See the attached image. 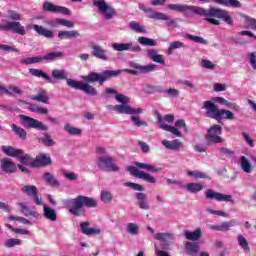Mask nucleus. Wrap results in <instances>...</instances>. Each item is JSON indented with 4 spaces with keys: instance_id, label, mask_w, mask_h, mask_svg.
<instances>
[{
    "instance_id": "nucleus-48",
    "label": "nucleus",
    "mask_w": 256,
    "mask_h": 256,
    "mask_svg": "<svg viewBox=\"0 0 256 256\" xmlns=\"http://www.w3.org/2000/svg\"><path fill=\"white\" fill-rule=\"evenodd\" d=\"M7 18L11 21H21V14L15 10H8L7 11Z\"/></svg>"
},
{
    "instance_id": "nucleus-9",
    "label": "nucleus",
    "mask_w": 256,
    "mask_h": 256,
    "mask_svg": "<svg viewBox=\"0 0 256 256\" xmlns=\"http://www.w3.org/2000/svg\"><path fill=\"white\" fill-rule=\"evenodd\" d=\"M160 125V129H164V131H168L169 133H172L173 135H176V137H182L181 129L183 127L184 131H188V127L184 121V119H178L175 123V127L172 125H167L164 123L163 119H159L158 121Z\"/></svg>"
},
{
    "instance_id": "nucleus-6",
    "label": "nucleus",
    "mask_w": 256,
    "mask_h": 256,
    "mask_svg": "<svg viewBox=\"0 0 256 256\" xmlns=\"http://www.w3.org/2000/svg\"><path fill=\"white\" fill-rule=\"evenodd\" d=\"M202 109H205L206 117L215 119L218 122L223 120L232 121L235 119V115L232 113V111H229L228 109H219L218 105H216L213 101H204Z\"/></svg>"
},
{
    "instance_id": "nucleus-18",
    "label": "nucleus",
    "mask_w": 256,
    "mask_h": 256,
    "mask_svg": "<svg viewBox=\"0 0 256 256\" xmlns=\"http://www.w3.org/2000/svg\"><path fill=\"white\" fill-rule=\"evenodd\" d=\"M0 163H1L0 168H1V171H3V173L11 174L17 171V165L14 164L9 158L1 159Z\"/></svg>"
},
{
    "instance_id": "nucleus-16",
    "label": "nucleus",
    "mask_w": 256,
    "mask_h": 256,
    "mask_svg": "<svg viewBox=\"0 0 256 256\" xmlns=\"http://www.w3.org/2000/svg\"><path fill=\"white\" fill-rule=\"evenodd\" d=\"M206 199H215V201L219 202H225L229 203L233 201L232 195H224L223 193H218L217 191H214L213 189H208V191L205 192Z\"/></svg>"
},
{
    "instance_id": "nucleus-7",
    "label": "nucleus",
    "mask_w": 256,
    "mask_h": 256,
    "mask_svg": "<svg viewBox=\"0 0 256 256\" xmlns=\"http://www.w3.org/2000/svg\"><path fill=\"white\" fill-rule=\"evenodd\" d=\"M138 7L141 11H144V13L147 14L149 19L168 21V27L176 25V21L174 19H171L169 15H166V13H161L160 11H153L152 7H147L145 3H139Z\"/></svg>"
},
{
    "instance_id": "nucleus-42",
    "label": "nucleus",
    "mask_w": 256,
    "mask_h": 256,
    "mask_svg": "<svg viewBox=\"0 0 256 256\" xmlns=\"http://www.w3.org/2000/svg\"><path fill=\"white\" fill-rule=\"evenodd\" d=\"M187 189L190 193H199L204 187L200 183H188Z\"/></svg>"
},
{
    "instance_id": "nucleus-8",
    "label": "nucleus",
    "mask_w": 256,
    "mask_h": 256,
    "mask_svg": "<svg viewBox=\"0 0 256 256\" xmlns=\"http://www.w3.org/2000/svg\"><path fill=\"white\" fill-rule=\"evenodd\" d=\"M223 133V129L221 125H213L212 127H209L206 135H205V141L208 145H217L219 143H223L224 139L221 137Z\"/></svg>"
},
{
    "instance_id": "nucleus-54",
    "label": "nucleus",
    "mask_w": 256,
    "mask_h": 256,
    "mask_svg": "<svg viewBox=\"0 0 256 256\" xmlns=\"http://www.w3.org/2000/svg\"><path fill=\"white\" fill-rule=\"evenodd\" d=\"M63 53L62 51H52V53H48L47 55H44V59L46 60H54L58 57H62Z\"/></svg>"
},
{
    "instance_id": "nucleus-57",
    "label": "nucleus",
    "mask_w": 256,
    "mask_h": 256,
    "mask_svg": "<svg viewBox=\"0 0 256 256\" xmlns=\"http://www.w3.org/2000/svg\"><path fill=\"white\" fill-rule=\"evenodd\" d=\"M10 221H18L23 225H31V222L27 220V218H23L21 216H10Z\"/></svg>"
},
{
    "instance_id": "nucleus-39",
    "label": "nucleus",
    "mask_w": 256,
    "mask_h": 256,
    "mask_svg": "<svg viewBox=\"0 0 256 256\" xmlns=\"http://www.w3.org/2000/svg\"><path fill=\"white\" fill-rule=\"evenodd\" d=\"M245 27H251L256 31V19L248 17V15H242Z\"/></svg>"
},
{
    "instance_id": "nucleus-26",
    "label": "nucleus",
    "mask_w": 256,
    "mask_h": 256,
    "mask_svg": "<svg viewBox=\"0 0 256 256\" xmlns=\"http://www.w3.org/2000/svg\"><path fill=\"white\" fill-rule=\"evenodd\" d=\"M184 236L188 241L197 242L202 237V231L200 228L195 231H185Z\"/></svg>"
},
{
    "instance_id": "nucleus-38",
    "label": "nucleus",
    "mask_w": 256,
    "mask_h": 256,
    "mask_svg": "<svg viewBox=\"0 0 256 256\" xmlns=\"http://www.w3.org/2000/svg\"><path fill=\"white\" fill-rule=\"evenodd\" d=\"M182 47H184V43L182 41H173L168 47L167 54L172 55L175 49H181Z\"/></svg>"
},
{
    "instance_id": "nucleus-33",
    "label": "nucleus",
    "mask_w": 256,
    "mask_h": 256,
    "mask_svg": "<svg viewBox=\"0 0 256 256\" xmlns=\"http://www.w3.org/2000/svg\"><path fill=\"white\" fill-rule=\"evenodd\" d=\"M240 166L245 173H252V165L244 155L240 157Z\"/></svg>"
},
{
    "instance_id": "nucleus-1",
    "label": "nucleus",
    "mask_w": 256,
    "mask_h": 256,
    "mask_svg": "<svg viewBox=\"0 0 256 256\" xmlns=\"http://www.w3.org/2000/svg\"><path fill=\"white\" fill-rule=\"evenodd\" d=\"M52 77L58 81L66 80V84L72 89L84 91L86 95L96 96L98 95V91L96 87L91 85V83H98L100 86H103L106 81L110 80V70L102 71V73L92 71L88 73V75L82 76L84 81L68 79V73L65 71V69H54L52 71Z\"/></svg>"
},
{
    "instance_id": "nucleus-40",
    "label": "nucleus",
    "mask_w": 256,
    "mask_h": 256,
    "mask_svg": "<svg viewBox=\"0 0 256 256\" xmlns=\"http://www.w3.org/2000/svg\"><path fill=\"white\" fill-rule=\"evenodd\" d=\"M34 76L40 77L46 81V83H53L51 77L45 73V71H42L41 69H34Z\"/></svg>"
},
{
    "instance_id": "nucleus-32",
    "label": "nucleus",
    "mask_w": 256,
    "mask_h": 256,
    "mask_svg": "<svg viewBox=\"0 0 256 256\" xmlns=\"http://www.w3.org/2000/svg\"><path fill=\"white\" fill-rule=\"evenodd\" d=\"M44 181L51 185L52 187H60V183L52 173L46 172L43 174Z\"/></svg>"
},
{
    "instance_id": "nucleus-51",
    "label": "nucleus",
    "mask_w": 256,
    "mask_h": 256,
    "mask_svg": "<svg viewBox=\"0 0 256 256\" xmlns=\"http://www.w3.org/2000/svg\"><path fill=\"white\" fill-rule=\"evenodd\" d=\"M220 155H222L223 157H234L235 151L229 149L228 147H221Z\"/></svg>"
},
{
    "instance_id": "nucleus-46",
    "label": "nucleus",
    "mask_w": 256,
    "mask_h": 256,
    "mask_svg": "<svg viewBox=\"0 0 256 256\" xmlns=\"http://www.w3.org/2000/svg\"><path fill=\"white\" fill-rule=\"evenodd\" d=\"M22 241L20 239L10 238L6 240L4 246L7 249H11L12 247H17V245H21Z\"/></svg>"
},
{
    "instance_id": "nucleus-36",
    "label": "nucleus",
    "mask_w": 256,
    "mask_h": 256,
    "mask_svg": "<svg viewBox=\"0 0 256 256\" xmlns=\"http://www.w3.org/2000/svg\"><path fill=\"white\" fill-rule=\"evenodd\" d=\"M11 129L12 131H14L15 135H17V137H19L20 139H27V132L25 131V129L15 125V124H12L11 125Z\"/></svg>"
},
{
    "instance_id": "nucleus-25",
    "label": "nucleus",
    "mask_w": 256,
    "mask_h": 256,
    "mask_svg": "<svg viewBox=\"0 0 256 256\" xmlns=\"http://www.w3.org/2000/svg\"><path fill=\"white\" fill-rule=\"evenodd\" d=\"M2 151L8 157H21L23 155V150L15 149L12 146H2Z\"/></svg>"
},
{
    "instance_id": "nucleus-31",
    "label": "nucleus",
    "mask_w": 256,
    "mask_h": 256,
    "mask_svg": "<svg viewBox=\"0 0 256 256\" xmlns=\"http://www.w3.org/2000/svg\"><path fill=\"white\" fill-rule=\"evenodd\" d=\"M43 216L49 221H57V213L52 207L44 205Z\"/></svg>"
},
{
    "instance_id": "nucleus-64",
    "label": "nucleus",
    "mask_w": 256,
    "mask_h": 256,
    "mask_svg": "<svg viewBox=\"0 0 256 256\" xmlns=\"http://www.w3.org/2000/svg\"><path fill=\"white\" fill-rule=\"evenodd\" d=\"M22 191H23L26 195H33V186H23V187H22Z\"/></svg>"
},
{
    "instance_id": "nucleus-35",
    "label": "nucleus",
    "mask_w": 256,
    "mask_h": 256,
    "mask_svg": "<svg viewBox=\"0 0 256 256\" xmlns=\"http://www.w3.org/2000/svg\"><path fill=\"white\" fill-rule=\"evenodd\" d=\"M213 101H217L221 105H226V107H231L232 109H240L239 105H236V103H231L230 101H227L224 99V97H213Z\"/></svg>"
},
{
    "instance_id": "nucleus-43",
    "label": "nucleus",
    "mask_w": 256,
    "mask_h": 256,
    "mask_svg": "<svg viewBox=\"0 0 256 256\" xmlns=\"http://www.w3.org/2000/svg\"><path fill=\"white\" fill-rule=\"evenodd\" d=\"M39 141L41 143H43L44 145H46V147H53V145H55V141H53V139H52L51 135H49V133H44V137L39 139Z\"/></svg>"
},
{
    "instance_id": "nucleus-21",
    "label": "nucleus",
    "mask_w": 256,
    "mask_h": 256,
    "mask_svg": "<svg viewBox=\"0 0 256 256\" xmlns=\"http://www.w3.org/2000/svg\"><path fill=\"white\" fill-rule=\"evenodd\" d=\"M92 55L96 57V59H102V61H108V57L105 49L101 47V45H92Z\"/></svg>"
},
{
    "instance_id": "nucleus-2",
    "label": "nucleus",
    "mask_w": 256,
    "mask_h": 256,
    "mask_svg": "<svg viewBox=\"0 0 256 256\" xmlns=\"http://www.w3.org/2000/svg\"><path fill=\"white\" fill-rule=\"evenodd\" d=\"M167 7L168 9L178 11L179 13L192 11L195 15L204 17L211 25H220V19L225 21V9H220L219 7H210V9H205L204 7H196L195 5H179L172 3L167 5Z\"/></svg>"
},
{
    "instance_id": "nucleus-15",
    "label": "nucleus",
    "mask_w": 256,
    "mask_h": 256,
    "mask_svg": "<svg viewBox=\"0 0 256 256\" xmlns=\"http://www.w3.org/2000/svg\"><path fill=\"white\" fill-rule=\"evenodd\" d=\"M43 10L51 13H62L63 15H71L70 9L67 7H61L59 5H54L50 1H46L43 3Z\"/></svg>"
},
{
    "instance_id": "nucleus-41",
    "label": "nucleus",
    "mask_w": 256,
    "mask_h": 256,
    "mask_svg": "<svg viewBox=\"0 0 256 256\" xmlns=\"http://www.w3.org/2000/svg\"><path fill=\"white\" fill-rule=\"evenodd\" d=\"M138 41L141 45L148 47H155L157 45L155 39H150L149 37H139Z\"/></svg>"
},
{
    "instance_id": "nucleus-17",
    "label": "nucleus",
    "mask_w": 256,
    "mask_h": 256,
    "mask_svg": "<svg viewBox=\"0 0 256 256\" xmlns=\"http://www.w3.org/2000/svg\"><path fill=\"white\" fill-rule=\"evenodd\" d=\"M53 161L49 155H45V153H40L39 155H36V158L34 159V168L35 167H48L49 165H52Z\"/></svg>"
},
{
    "instance_id": "nucleus-5",
    "label": "nucleus",
    "mask_w": 256,
    "mask_h": 256,
    "mask_svg": "<svg viewBox=\"0 0 256 256\" xmlns=\"http://www.w3.org/2000/svg\"><path fill=\"white\" fill-rule=\"evenodd\" d=\"M136 167L130 165L127 167V171L130 172L131 175L137 177V179H143L147 183H157V179L150 175V173H144V171H139V169H145L146 171H150L152 173H158L162 171L161 167H156L155 165H150L149 163H140L136 161Z\"/></svg>"
},
{
    "instance_id": "nucleus-60",
    "label": "nucleus",
    "mask_w": 256,
    "mask_h": 256,
    "mask_svg": "<svg viewBox=\"0 0 256 256\" xmlns=\"http://www.w3.org/2000/svg\"><path fill=\"white\" fill-rule=\"evenodd\" d=\"M202 67H204L205 69H215L214 63H212V61H210L209 59L202 60Z\"/></svg>"
},
{
    "instance_id": "nucleus-53",
    "label": "nucleus",
    "mask_w": 256,
    "mask_h": 256,
    "mask_svg": "<svg viewBox=\"0 0 256 256\" xmlns=\"http://www.w3.org/2000/svg\"><path fill=\"white\" fill-rule=\"evenodd\" d=\"M127 232L130 233V235H138L139 233L138 225H136L135 223H128Z\"/></svg>"
},
{
    "instance_id": "nucleus-27",
    "label": "nucleus",
    "mask_w": 256,
    "mask_h": 256,
    "mask_svg": "<svg viewBox=\"0 0 256 256\" xmlns=\"http://www.w3.org/2000/svg\"><path fill=\"white\" fill-rule=\"evenodd\" d=\"M34 101H38L39 103H49V95L46 89H38L36 95H34Z\"/></svg>"
},
{
    "instance_id": "nucleus-28",
    "label": "nucleus",
    "mask_w": 256,
    "mask_h": 256,
    "mask_svg": "<svg viewBox=\"0 0 256 256\" xmlns=\"http://www.w3.org/2000/svg\"><path fill=\"white\" fill-rule=\"evenodd\" d=\"M136 199H138L139 201L138 206L140 207V209H145V210L150 209V205L147 201L148 197L146 193H142V191L140 193H136Z\"/></svg>"
},
{
    "instance_id": "nucleus-62",
    "label": "nucleus",
    "mask_w": 256,
    "mask_h": 256,
    "mask_svg": "<svg viewBox=\"0 0 256 256\" xmlns=\"http://www.w3.org/2000/svg\"><path fill=\"white\" fill-rule=\"evenodd\" d=\"M226 2H227L226 7L230 6V7H237V8H239V7L242 6L240 1H238V0H226Z\"/></svg>"
},
{
    "instance_id": "nucleus-14",
    "label": "nucleus",
    "mask_w": 256,
    "mask_h": 256,
    "mask_svg": "<svg viewBox=\"0 0 256 256\" xmlns=\"http://www.w3.org/2000/svg\"><path fill=\"white\" fill-rule=\"evenodd\" d=\"M0 31H12L18 33V35H25V27L21 25V22L8 21L6 24H0Z\"/></svg>"
},
{
    "instance_id": "nucleus-3",
    "label": "nucleus",
    "mask_w": 256,
    "mask_h": 256,
    "mask_svg": "<svg viewBox=\"0 0 256 256\" xmlns=\"http://www.w3.org/2000/svg\"><path fill=\"white\" fill-rule=\"evenodd\" d=\"M116 101L121 103V105H116L114 107V111H117L120 114L132 115L131 119L136 127L148 126L147 121H141L140 119V114L143 113V109H141L140 107H138L137 109H133L132 107H130L129 97H126L122 94H116Z\"/></svg>"
},
{
    "instance_id": "nucleus-22",
    "label": "nucleus",
    "mask_w": 256,
    "mask_h": 256,
    "mask_svg": "<svg viewBox=\"0 0 256 256\" xmlns=\"http://www.w3.org/2000/svg\"><path fill=\"white\" fill-rule=\"evenodd\" d=\"M147 55L155 63H160V65H166V61L163 55H159L157 49H149L147 51Z\"/></svg>"
},
{
    "instance_id": "nucleus-11",
    "label": "nucleus",
    "mask_w": 256,
    "mask_h": 256,
    "mask_svg": "<svg viewBox=\"0 0 256 256\" xmlns=\"http://www.w3.org/2000/svg\"><path fill=\"white\" fill-rule=\"evenodd\" d=\"M92 4L94 5V7H98V10L104 16V19L110 20L113 19L114 15H116L114 7L108 5L105 0H93Z\"/></svg>"
},
{
    "instance_id": "nucleus-4",
    "label": "nucleus",
    "mask_w": 256,
    "mask_h": 256,
    "mask_svg": "<svg viewBox=\"0 0 256 256\" xmlns=\"http://www.w3.org/2000/svg\"><path fill=\"white\" fill-rule=\"evenodd\" d=\"M66 205H68L71 215H74V217H81L82 215H86L84 207H87L88 209L98 207V201L93 197L78 195L74 199H68Z\"/></svg>"
},
{
    "instance_id": "nucleus-24",
    "label": "nucleus",
    "mask_w": 256,
    "mask_h": 256,
    "mask_svg": "<svg viewBox=\"0 0 256 256\" xmlns=\"http://www.w3.org/2000/svg\"><path fill=\"white\" fill-rule=\"evenodd\" d=\"M200 245L197 242L189 241L186 243V253L190 256H197L199 253Z\"/></svg>"
},
{
    "instance_id": "nucleus-50",
    "label": "nucleus",
    "mask_w": 256,
    "mask_h": 256,
    "mask_svg": "<svg viewBox=\"0 0 256 256\" xmlns=\"http://www.w3.org/2000/svg\"><path fill=\"white\" fill-rule=\"evenodd\" d=\"M101 199L103 203H111L113 195L110 191H102Z\"/></svg>"
},
{
    "instance_id": "nucleus-34",
    "label": "nucleus",
    "mask_w": 256,
    "mask_h": 256,
    "mask_svg": "<svg viewBox=\"0 0 256 256\" xmlns=\"http://www.w3.org/2000/svg\"><path fill=\"white\" fill-rule=\"evenodd\" d=\"M20 123L26 129H33V118L25 115H19Z\"/></svg>"
},
{
    "instance_id": "nucleus-37",
    "label": "nucleus",
    "mask_w": 256,
    "mask_h": 256,
    "mask_svg": "<svg viewBox=\"0 0 256 256\" xmlns=\"http://www.w3.org/2000/svg\"><path fill=\"white\" fill-rule=\"evenodd\" d=\"M130 29H132V31H135L136 33H147V29H145V27L140 25V23H138L137 21H130Z\"/></svg>"
},
{
    "instance_id": "nucleus-61",
    "label": "nucleus",
    "mask_w": 256,
    "mask_h": 256,
    "mask_svg": "<svg viewBox=\"0 0 256 256\" xmlns=\"http://www.w3.org/2000/svg\"><path fill=\"white\" fill-rule=\"evenodd\" d=\"M127 187H131L134 191H144V187L138 183H126Z\"/></svg>"
},
{
    "instance_id": "nucleus-19",
    "label": "nucleus",
    "mask_w": 256,
    "mask_h": 256,
    "mask_svg": "<svg viewBox=\"0 0 256 256\" xmlns=\"http://www.w3.org/2000/svg\"><path fill=\"white\" fill-rule=\"evenodd\" d=\"M80 231L84 235H88V236L100 235V233H101V229L90 227V222L89 221H84V222L80 223Z\"/></svg>"
},
{
    "instance_id": "nucleus-10",
    "label": "nucleus",
    "mask_w": 256,
    "mask_h": 256,
    "mask_svg": "<svg viewBox=\"0 0 256 256\" xmlns=\"http://www.w3.org/2000/svg\"><path fill=\"white\" fill-rule=\"evenodd\" d=\"M97 165L101 171H120V167L115 164V159L108 155L98 157Z\"/></svg>"
},
{
    "instance_id": "nucleus-56",
    "label": "nucleus",
    "mask_w": 256,
    "mask_h": 256,
    "mask_svg": "<svg viewBox=\"0 0 256 256\" xmlns=\"http://www.w3.org/2000/svg\"><path fill=\"white\" fill-rule=\"evenodd\" d=\"M56 23L68 28L75 27V23H73V21H69L68 19H56Z\"/></svg>"
},
{
    "instance_id": "nucleus-63",
    "label": "nucleus",
    "mask_w": 256,
    "mask_h": 256,
    "mask_svg": "<svg viewBox=\"0 0 256 256\" xmlns=\"http://www.w3.org/2000/svg\"><path fill=\"white\" fill-rule=\"evenodd\" d=\"M250 65L253 69H256V52L250 53L249 55Z\"/></svg>"
},
{
    "instance_id": "nucleus-12",
    "label": "nucleus",
    "mask_w": 256,
    "mask_h": 256,
    "mask_svg": "<svg viewBox=\"0 0 256 256\" xmlns=\"http://www.w3.org/2000/svg\"><path fill=\"white\" fill-rule=\"evenodd\" d=\"M155 239L161 241V247L171 251L174 247L175 237L171 233H156Z\"/></svg>"
},
{
    "instance_id": "nucleus-45",
    "label": "nucleus",
    "mask_w": 256,
    "mask_h": 256,
    "mask_svg": "<svg viewBox=\"0 0 256 256\" xmlns=\"http://www.w3.org/2000/svg\"><path fill=\"white\" fill-rule=\"evenodd\" d=\"M4 93L6 95H21L23 94V90L19 89L17 86H10L8 89H4Z\"/></svg>"
},
{
    "instance_id": "nucleus-55",
    "label": "nucleus",
    "mask_w": 256,
    "mask_h": 256,
    "mask_svg": "<svg viewBox=\"0 0 256 256\" xmlns=\"http://www.w3.org/2000/svg\"><path fill=\"white\" fill-rule=\"evenodd\" d=\"M34 129H38V131H48L49 127L41 121H38V119H34Z\"/></svg>"
},
{
    "instance_id": "nucleus-13",
    "label": "nucleus",
    "mask_w": 256,
    "mask_h": 256,
    "mask_svg": "<svg viewBox=\"0 0 256 256\" xmlns=\"http://www.w3.org/2000/svg\"><path fill=\"white\" fill-rule=\"evenodd\" d=\"M131 67L134 69H124L126 73H130V75H139L140 73H151L152 71H155L157 65H139V63H132Z\"/></svg>"
},
{
    "instance_id": "nucleus-29",
    "label": "nucleus",
    "mask_w": 256,
    "mask_h": 256,
    "mask_svg": "<svg viewBox=\"0 0 256 256\" xmlns=\"http://www.w3.org/2000/svg\"><path fill=\"white\" fill-rule=\"evenodd\" d=\"M34 31H36L38 35L46 37V39H53L54 37L53 31H50L49 29H46L45 27H42L40 25H34Z\"/></svg>"
},
{
    "instance_id": "nucleus-49",
    "label": "nucleus",
    "mask_w": 256,
    "mask_h": 256,
    "mask_svg": "<svg viewBox=\"0 0 256 256\" xmlns=\"http://www.w3.org/2000/svg\"><path fill=\"white\" fill-rule=\"evenodd\" d=\"M145 93L153 94V93H164L161 87H156L154 85H146Z\"/></svg>"
},
{
    "instance_id": "nucleus-58",
    "label": "nucleus",
    "mask_w": 256,
    "mask_h": 256,
    "mask_svg": "<svg viewBox=\"0 0 256 256\" xmlns=\"http://www.w3.org/2000/svg\"><path fill=\"white\" fill-rule=\"evenodd\" d=\"M19 207L21 208V212L25 217H29V215H33V211H31L23 202L18 203Z\"/></svg>"
},
{
    "instance_id": "nucleus-52",
    "label": "nucleus",
    "mask_w": 256,
    "mask_h": 256,
    "mask_svg": "<svg viewBox=\"0 0 256 256\" xmlns=\"http://www.w3.org/2000/svg\"><path fill=\"white\" fill-rule=\"evenodd\" d=\"M187 39L194 41L195 43H200L201 45H206L207 41L203 37H198L196 35H186Z\"/></svg>"
},
{
    "instance_id": "nucleus-44",
    "label": "nucleus",
    "mask_w": 256,
    "mask_h": 256,
    "mask_svg": "<svg viewBox=\"0 0 256 256\" xmlns=\"http://www.w3.org/2000/svg\"><path fill=\"white\" fill-rule=\"evenodd\" d=\"M238 243L241 249H243L246 252L250 251L249 243L243 235L238 236Z\"/></svg>"
},
{
    "instance_id": "nucleus-30",
    "label": "nucleus",
    "mask_w": 256,
    "mask_h": 256,
    "mask_svg": "<svg viewBox=\"0 0 256 256\" xmlns=\"http://www.w3.org/2000/svg\"><path fill=\"white\" fill-rule=\"evenodd\" d=\"M235 221H225L221 225H210V229L213 231H229L231 227H234Z\"/></svg>"
},
{
    "instance_id": "nucleus-23",
    "label": "nucleus",
    "mask_w": 256,
    "mask_h": 256,
    "mask_svg": "<svg viewBox=\"0 0 256 256\" xmlns=\"http://www.w3.org/2000/svg\"><path fill=\"white\" fill-rule=\"evenodd\" d=\"M162 144L166 149H171L173 151H179L182 147H184L182 141H179V139H174L173 141L164 140L162 141Z\"/></svg>"
},
{
    "instance_id": "nucleus-20",
    "label": "nucleus",
    "mask_w": 256,
    "mask_h": 256,
    "mask_svg": "<svg viewBox=\"0 0 256 256\" xmlns=\"http://www.w3.org/2000/svg\"><path fill=\"white\" fill-rule=\"evenodd\" d=\"M112 48L115 51H129L130 49L132 51H142L140 45H135L133 47V43H113Z\"/></svg>"
},
{
    "instance_id": "nucleus-47",
    "label": "nucleus",
    "mask_w": 256,
    "mask_h": 256,
    "mask_svg": "<svg viewBox=\"0 0 256 256\" xmlns=\"http://www.w3.org/2000/svg\"><path fill=\"white\" fill-rule=\"evenodd\" d=\"M65 131H67L70 135H81V129L77 127H72L69 123L64 126Z\"/></svg>"
},
{
    "instance_id": "nucleus-59",
    "label": "nucleus",
    "mask_w": 256,
    "mask_h": 256,
    "mask_svg": "<svg viewBox=\"0 0 256 256\" xmlns=\"http://www.w3.org/2000/svg\"><path fill=\"white\" fill-rule=\"evenodd\" d=\"M34 113H38L39 115H48L49 111L46 107H39L34 105Z\"/></svg>"
}]
</instances>
